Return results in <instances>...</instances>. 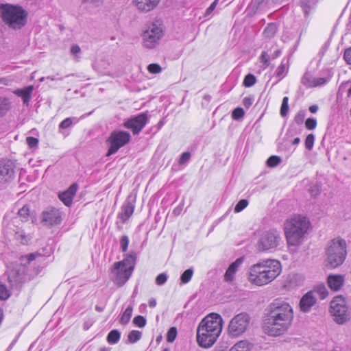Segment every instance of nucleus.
Here are the masks:
<instances>
[{
    "mask_svg": "<svg viewBox=\"0 0 351 351\" xmlns=\"http://www.w3.org/2000/svg\"><path fill=\"white\" fill-rule=\"evenodd\" d=\"M256 82V77L253 74L249 73L247 75H245L243 82V84L245 87H251L253 85H254Z\"/></svg>",
    "mask_w": 351,
    "mask_h": 351,
    "instance_id": "obj_37",
    "label": "nucleus"
},
{
    "mask_svg": "<svg viewBox=\"0 0 351 351\" xmlns=\"http://www.w3.org/2000/svg\"><path fill=\"white\" fill-rule=\"evenodd\" d=\"M346 256V242L344 239L336 238L330 242L326 250V261L332 268L341 265Z\"/></svg>",
    "mask_w": 351,
    "mask_h": 351,
    "instance_id": "obj_6",
    "label": "nucleus"
},
{
    "mask_svg": "<svg viewBox=\"0 0 351 351\" xmlns=\"http://www.w3.org/2000/svg\"><path fill=\"white\" fill-rule=\"evenodd\" d=\"M27 143L30 148H34L37 147L38 143V140L36 138L29 136L26 138Z\"/></svg>",
    "mask_w": 351,
    "mask_h": 351,
    "instance_id": "obj_54",
    "label": "nucleus"
},
{
    "mask_svg": "<svg viewBox=\"0 0 351 351\" xmlns=\"http://www.w3.org/2000/svg\"><path fill=\"white\" fill-rule=\"evenodd\" d=\"M133 307L132 306H128L125 311L123 312L121 317L120 319V322L121 324H126L129 322L132 315Z\"/></svg>",
    "mask_w": 351,
    "mask_h": 351,
    "instance_id": "obj_31",
    "label": "nucleus"
},
{
    "mask_svg": "<svg viewBox=\"0 0 351 351\" xmlns=\"http://www.w3.org/2000/svg\"><path fill=\"white\" fill-rule=\"evenodd\" d=\"M147 70L151 73L157 74L161 72L162 69L159 64L153 63L148 65Z\"/></svg>",
    "mask_w": 351,
    "mask_h": 351,
    "instance_id": "obj_49",
    "label": "nucleus"
},
{
    "mask_svg": "<svg viewBox=\"0 0 351 351\" xmlns=\"http://www.w3.org/2000/svg\"><path fill=\"white\" fill-rule=\"evenodd\" d=\"M317 298L315 291H310L304 294L300 301V308L304 313L309 312L311 307L316 304Z\"/></svg>",
    "mask_w": 351,
    "mask_h": 351,
    "instance_id": "obj_18",
    "label": "nucleus"
},
{
    "mask_svg": "<svg viewBox=\"0 0 351 351\" xmlns=\"http://www.w3.org/2000/svg\"><path fill=\"white\" fill-rule=\"evenodd\" d=\"M280 241V232L277 230L265 231L258 241L257 249L260 252L268 251L277 247Z\"/></svg>",
    "mask_w": 351,
    "mask_h": 351,
    "instance_id": "obj_11",
    "label": "nucleus"
},
{
    "mask_svg": "<svg viewBox=\"0 0 351 351\" xmlns=\"http://www.w3.org/2000/svg\"><path fill=\"white\" fill-rule=\"evenodd\" d=\"M142 337V332L138 330H133L128 334V340L130 343L137 342Z\"/></svg>",
    "mask_w": 351,
    "mask_h": 351,
    "instance_id": "obj_35",
    "label": "nucleus"
},
{
    "mask_svg": "<svg viewBox=\"0 0 351 351\" xmlns=\"http://www.w3.org/2000/svg\"><path fill=\"white\" fill-rule=\"evenodd\" d=\"M121 333L117 330H112L107 336V341L110 344H115L119 341Z\"/></svg>",
    "mask_w": 351,
    "mask_h": 351,
    "instance_id": "obj_30",
    "label": "nucleus"
},
{
    "mask_svg": "<svg viewBox=\"0 0 351 351\" xmlns=\"http://www.w3.org/2000/svg\"><path fill=\"white\" fill-rule=\"evenodd\" d=\"M77 188V184L76 183H73L66 191L59 194V199L64 204V205L70 206L72 204L73 199L76 194Z\"/></svg>",
    "mask_w": 351,
    "mask_h": 351,
    "instance_id": "obj_20",
    "label": "nucleus"
},
{
    "mask_svg": "<svg viewBox=\"0 0 351 351\" xmlns=\"http://www.w3.org/2000/svg\"><path fill=\"white\" fill-rule=\"evenodd\" d=\"M315 140V136L313 134H310L306 136V138L305 139V147L308 150L310 151L313 149Z\"/></svg>",
    "mask_w": 351,
    "mask_h": 351,
    "instance_id": "obj_39",
    "label": "nucleus"
},
{
    "mask_svg": "<svg viewBox=\"0 0 351 351\" xmlns=\"http://www.w3.org/2000/svg\"><path fill=\"white\" fill-rule=\"evenodd\" d=\"M277 31V27L275 23H269L267 25L263 31L264 36L268 38H273Z\"/></svg>",
    "mask_w": 351,
    "mask_h": 351,
    "instance_id": "obj_29",
    "label": "nucleus"
},
{
    "mask_svg": "<svg viewBox=\"0 0 351 351\" xmlns=\"http://www.w3.org/2000/svg\"><path fill=\"white\" fill-rule=\"evenodd\" d=\"M281 272V265L274 259L263 260L252 265L248 280L252 284L262 286L274 280Z\"/></svg>",
    "mask_w": 351,
    "mask_h": 351,
    "instance_id": "obj_3",
    "label": "nucleus"
},
{
    "mask_svg": "<svg viewBox=\"0 0 351 351\" xmlns=\"http://www.w3.org/2000/svg\"><path fill=\"white\" fill-rule=\"evenodd\" d=\"M300 142V138L299 137L295 138L292 141V145H298Z\"/></svg>",
    "mask_w": 351,
    "mask_h": 351,
    "instance_id": "obj_64",
    "label": "nucleus"
},
{
    "mask_svg": "<svg viewBox=\"0 0 351 351\" xmlns=\"http://www.w3.org/2000/svg\"><path fill=\"white\" fill-rule=\"evenodd\" d=\"M33 90L34 86L32 85H30L25 87L24 88L16 89L13 91V93L16 96L21 97L23 104L26 106H28L32 99Z\"/></svg>",
    "mask_w": 351,
    "mask_h": 351,
    "instance_id": "obj_23",
    "label": "nucleus"
},
{
    "mask_svg": "<svg viewBox=\"0 0 351 351\" xmlns=\"http://www.w3.org/2000/svg\"><path fill=\"white\" fill-rule=\"evenodd\" d=\"M135 208V205L133 202L127 200L121 207V210L118 213V218L121 220L123 223L127 222V221L132 215Z\"/></svg>",
    "mask_w": 351,
    "mask_h": 351,
    "instance_id": "obj_19",
    "label": "nucleus"
},
{
    "mask_svg": "<svg viewBox=\"0 0 351 351\" xmlns=\"http://www.w3.org/2000/svg\"><path fill=\"white\" fill-rule=\"evenodd\" d=\"M14 238L23 245L27 244L30 240V237L25 234L23 230L21 229H19L16 231Z\"/></svg>",
    "mask_w": 351,
    "mask_h": 351,
    "instance_id": "obj_27",
    "label": "nucleus"
},
{
    "mask_svg": "<svg viewBox=\"0 0 351 351\" xmlns=\"http://www.w3.org/2000/svg\"><path fill=\"white\" fill-rule=\"evenodd\" d=\"M309 192L312 196L316 197L320 191L317 186H313L309 189Z\"/></svg>",
    "mask_w": 351,
    "mask_h": 351,
    "instance_id": "obj_59",
    "label": "nucleus"
},
{
    "mask_svg": "<svg viewBox=\"0 0 351 351\" xmlns=\"http://www.w3.org/2000/svg\"><path fill=\"white\" fill-rule=\"evenodd\" d=\"M244 114L245 112L243 108H237L233 110L232 117L234 119L237 120L242 118L244 116Z\"/></svg>",
    "mask_w": 351,
    "mask_h": 351,
    "instance_id": "obj_50",
    "label": "nucleus"
},
{
    "mask_svg": "<svg viewBox=\"0 0 351 351\" xmlns=\"http://www.w3.org/2000/svg\"><path fill=\"white\" fill-rule=\"evenodd\" d=\"M129 238L126 235H123L120 239L121 249L123 252L127 251L129 245Z\"/></svg>",
    "mask_w": 351,
    "mask_h": 351,
    "instance_id": "obj_46",
    "label": "nucleus"
},
{
    "mask_svg": "<svg viewBox=\"0 0 351 351\" xmlns=\"http://www.w3.org/2000/svg\"><path fill=\"white\" fill-rule=\"evenodd\" d=\"M261 62L263 63L265 66H267L269 65V56L268 54L265 51H263L261 57H260Z\"/></svg>",
    "mask_w": 351,
    "mask_h": 351,
    "instance_id": "obj_55",
    "label": "nucleus"
},
{
    "mask_svg": "<svg viewBox=\"0 0 351 351\" xmlns=\"http://www.w3.org/2000/svg\"><path fill=\"white\" fill-rule=\"evenodd\" d=\"M248 205V202L246 199H241L234 207V212L239 213L242 211Z\"/></svg>",
    "mask_w": 351,
    "mask_h": 351,
    "instance_id": "obj_45",
    "label": "nucleus"
},
{
    "mask_svg": "<svg viewBox=\"0 0 351 351\" xmlns=\"http://www.w3.org/2000/svg\"><path fill=\"white\" fill-rule=\"evenodd\" d=\"M37 256H41L40 254L31 253L20 257L21 264L16 266L12 271L9 278L11 281L19 284L23 283L31 279L33 275L38 274L35 271L34 274H30L28 271V266L31 263L36 259Z\"/></svg>",
    "mask_w": 351,
    "mask_h": 351,
    "instance_id": "obj_7",
    "label": "nucleus"
},
{
    "mask_svg": "<svg viewBox=\"0 0 351 351\" xmlns=\"http://www.w3.org/2000/svg\"><path fill=\"white\" fill-rule=\"evenodd\" d=\"M81 51L80 47L77 45H73L71 48V53L73 55H77Z\"/></svg>",
    "mask_w": 351,
    "mask_h": 351,
    "instance_id": "obj_60",
    "label": "nucleus"
},
{
    "mask_svg": "<svg viewBox=\"0 0 351 351\" xmlns=\"http://www.w3.org/2000/svg\"><path fill=\"white\" fill-rule=\"evenodd\" d=\"M218 0H215L206 11V14H210L216 8Z\"/></svg>",
    "mask_w": 351,
    "mask_h": 351,
    "instance_id": "obj_58",
    "label": "nucleus"
},
{
    "mask_svg": "<svg viewBox=\"0 0 351 351\" xmlns=\"http://www.w3.org/2000/svg\"><path fill=\"white\" fill-rule=\"evenodd\" d=\"M62 219L61 212L54 208L48 209L42 214V222L47 226L58 225L61 223Z\"/></svg>",
    "mask_w": 351,
    "mask_h": 351,
    "instance_id": "obj_16",
    "label": "nucleus"
},
{
    "mask_svg": "<svg viewBox=\"0 0 351 351\" xmlns=\"http://www.w3.org/2000/svg\"><path fill=\"white\" fill-rule=\"evenodd\" d=\"M160 0H134V3L138 10L143 12H149L154 10Z\"/></svg>",
    "mask_w": 351,
    "mask_h": 351,
    "instance_id": "obj_21",
    "label": "nucleus"
},
{
    "mask_svg": "<svg viewBox=\"0 0 351 351\" xmlns=\"http://www.w3.org/2000/svg\"><path fill=\"white\" fill-rule=\"evenodd\" d=\"M243 262V258H239L230 265L224 274V280L226 282H231L234 280V275Z\"/></svg>",
    "mask_w": 351,
    "mask_h": 351,
    "instance_id": "obj_22",
    "label": "nucleus"
},
{
    "mask_svg": "<svg viewBox=\"0 0 351 351\" xmlns=\"http://www.w3.org/2000/svg\"><path fill=\"white\" fill-rule=\"evenodd\" d=\"M328 77H314L310 73L306 72L301 79V83L306 88L322 86L330 80Z\"/></svg>",
    "mask_w": 351,
    "mask_h": 351,
    "instance_id": "obj_17",
    "label": "nucleus"
},
{
    "mask_svg": "<svg viewBox=\"0 0 351 351\" xmlns=\"http://www.w3.org/2000/svg\"><path fill=\"white\" fill-rule=\"evenodd\" d=\"M330 313L338 324H343L351 319L348 307L341 297H337L331 302Z\"/></svg>",
    "mask_w": 351,
    "mask_h": 351,
    "instance_id": "obj_10",
    "label": "nucleus"
},
{
    "mask_svg": "<svg viewBox=\"0 0 351 351\" xmlns=\"http://www.w3.org/2000/svg\"><path fill=\"white\" fill-rule=\"evenodd\" d=\"M289 98L288 97H285L282 99V105L280 107V115L282 117H285L289 110V105H288Z\"/></svg>",
    "mask_w": 351,
    "mask_h": 351,
    "instance_id": "obj_38",
    "label": "nucleus"
},
{
    "mask_svg": "<svg viewBox=\"0 0 351 351\" xmlns=\"http://www.w3.org/2000/svg\"><path fill=\"white\" fill-rule=\"evenodd\" d=\"M310 226L308 219L302 215H294L287 219L284 224V231L288 245H301Z\"/></svg>",
    "mask_w": 351,
    "mask_h": 351,
    "instance_id": "obj_4",
    "label": "nucleus"
},
{
    "mask_svg": "<svg viewBox=\"0 0 351 351\" xmlns=\"http://www.w3.org/2000/svg\"><path fill=\"white\" fill-rule=\"evenodd\" d=\"M265 0H253L252 3L254 4V6L256 7V9H258L265 1Z\"/></svg>",
    "mask_w": 351,
    "mask_h": 351,
    "instance_id": "obj_61",
    "label": "nucleus"
},
{
    "mask_svg": "<svg viewBox=\"0 0 351 351\" xmlns=\"http://www.w3.org/2000/svg\"><path fill=\"white\" fill-rule=\"evenodd\" d=\"M343 58L348 64H351V48L345 50Z\"/></svg>",
    "mask_w": 351,
    "mask_h": 351,
    "instance_id": "obj_56",
    "label": "nucleus"
},
{
    "mask_svg": "<svg viewBox=\"0 0 351 351\" xmlns=\"http://www.w3.org/2000/svg\"><path fill=\"white\" fill-rule=\"evenodd\" d=\"M130 133L126 131H113L108 140L110 147L107 156L115 154L121 147L130 141Z\"/></svg>",
    "mask_w": 351,
    "mask_h": 351,
    "instance_id": "obj_12",
    "label": "nucleus"
},
{
    "mask_svg": "<svg viewBox=\"0 0 351 351\" xmlns=\"http://www.w3.org/2000/svg\"><path fill=\"white\" fill-rule=\"evenodd\" d=\"M293 319V311L291 305L283 300H275L267 308L263 330L269 336H280L287 331Z\"/></svg>",
    "mask_w": 351,
    "mask_h": 351,
    "instance_id": "obj_1",
    "label": "nucleus"
},
{
    "mask_svg": "<svg viewBox=\"0 0 351 351\" xmlns=\"http://www.w3.org/2000/svg\"><path fill=\"white\" fill-rule=\"evenodd\" d=\"M253 104V99L251 97H245L243 99V104L246 108H250Z\"/></svg>",
    "mask_w": 351,
    "mask_h": 351,
    "instance_id": "obj_57",
    "label": "nucleus"
},
{
    "mask_svg": "<svg viewBox=\"0 0 351 351\" xmlns=\"http://www.w3.org/2000/svg\"><path fill=\"white\" fill-rule=\"evenodd\" d=\"M29 215V208L28 206H23L18 211V216L21 218V221H25L28 219Z\"/></svg>",
    "mask_w": 351,
    "mask_h": 351,
    "instance_id": "obj_36",
    "label": "nucleus"
},
{
    "mask_svg": "<svg viewBox=\"0 0 351 351\" xmlns=\"http://www.w3.org/2000/svg\"><path fill=\"white\" fill-rule=\"evenodd\" d=\"M305 127L307 130H313L317 127V120L315 118H308L305 121Z\"/></svg>",
    "mask_w": 351,
    "mask_h": 351,
    "instance_id": "obj_44",
    "label": "nucleus"
},
{
    "mask_svg": "<svg viewBox=\"0 0 351 351\" xmlns=\"http://www.w3.org/2000/svg\"><path fill=\"white\" fill-rule=\"evenodd\" d=\"M300 7L304 12V16H307L310 11L313 9V3L311 0H302L300 1Z\"/></svg>",
    "mask_w": 351,
    "mask_h": 351,
    "instance_id": "obj_32",
    "label": "nucleus"
},
{
    "mask_svg": "<svg viewBox=\"0 0 351 351\" xmlns=\"http://www.w3.org/2000/svg\"><path fill=\"white\" fill-rule=\"evenodd\" d=\"M167 278L168 276L166 274H160L156 278V283L160 286L162 285L167 282Z\"/></svg>",
    "mask_w": 351,
    "mask_h": 351,
    "instance_id": "obj_51",
    "label": "nucleus"
},
{
    "mask_svg": "<svg viewBox=\"0 0 351 351\" xmlns=\"http://www.w3.org/2000/svg\"><path fill=\"white\" fill-rule=\"evenodd\" d=\"M0 14L5 24L13 29H21L27 21V12L19 5L1 4Z\"/></svg>",
    "mask_w": 351,
    "mask_h": 351,
    "instance_id": "obj_5",
    "label": "nucleus"
},
{
    "mask_svg": "<svg viewBox=\"0 0 351 351\" xmlns=\"http://www.w3.org/2000/svg\"><path fill=\"white\" fill-rule=\"evenodd\" d=\"M133 323L139 328H143L146 324V319L141 315L136 316L133 319Z\"/></svg>",
    "mask_w": 351,
    "mask_h": 351,
    "instance_id": "obj_43",
    "label": "nucleus"
},
{
    "mask_svg": "<svg viewBox=\"0 0 351 351\" xmlns=\"http://www.w3.org/2000/svg\"><path fill=\"white\" fill-rule=\"evenodd\" d=\"M194 270L193 267H191L185 270L180 276V281L182 284L188 283L192 278Z\"/></svg>",
    "mask_w": 351,
    "mask_h": 351,
    "instance_id": "obj_34",
    "label": "nucleus"
},
{
    "mask_svg": "<svg viewBox=\"0 0 351 351\" xmlns=\"http://www.w3.org/2000/svg\"><path fill=\"white\" fill-rule=\"evenodd\" d=\"M162 36V24L160 21H155L148 24L143 32L142 45L146 49H154L159 45Z\"/></svg>",
    "mask_w": 351,
    "mask_h": 351,
    "instance_id": "obj_8",
    "label": "nucleus"
},
{
    "mask_svg": "<svg viewBox=\"0 0 351 351\" xmlns=\"http://www.w3.org/2000/svg\"><path fill=\"white\" fill-rule=\"evenodd\" d=\"M306 113L304 110H300L295 116L294 121L298 125H300L304 122Z\"/></svg>",
    "mask_w": 351,
    "mask_h": 351,
    "instance_id": "obj_48",
    "label": "nucleus"
},
{
    "mask_svg": "<svg viewBox=\"0 0 351 351\" xmlns=\"http://www.w3.org/2000/svg\"><path fill=\"white\" fill-rule=\"evenodd\" d=\"M250 324V315L245 312H241L230 319L228 326V333L231 337H239L249 329Z\"/></svg>",
    "mask_w": 351,
    "mask_h": 351,
    "instance_id": "obj_9",
    "label": "nucleus"
},
{
    "mask_svg": "<svg viewBox=\"0 0 351 351\" xmlns=\"http://www.w3.org/2000/svg\"><path fill=\"white\" fill-rule=\"evenodd\" d=\"M222 322L217 313H210L200 322L197 329V341L200 347L208 348L215 343L221 332Z\"/></svg>",
    "mask_w": 351,
    "mask_h": 351,
    "instance_id": "obj_2",
    "label": "nucleus"
},
{
    "mask_svg": "<svg viewBox=\"0 0 351 351\" xmlns=\"http://www.w3.org/2000/svg\"><path fill=\"white\" fill-rule=\"evenodd\" d=\"M253 347V343L249 341L241 340L236 343L229 351H250Z\"/></svg>",
    "mask_w": 351,
    "mask_h": 351,
    "instance_id": "obj_25",
    "label": "nucleus"
},
{
    "mask_svg": "<svg viewBox=\"0 0 351 351\" xmlns=\"http://www.w3.org/2000/svg\"><path fill=\"white\" fill-rule=\"evenodd\" d=\"M281 162V158L277 156H270L267 160V164L269 167H274L279 165Z\"/></svg>",
    "mask_w": 351,
    "mask_h": 351,
    "instance_id": "obj_41",
    "label": "nucleus"
},
{
    "mask_svg": "<svg viewBox=\"0 0 351 351\" xmlns=\"http://www.w3.org/2000/svg\"><path fill=\"white\" fill-rule=\"evenodd\" d=\"M147 120V114L143 112L125 121L123 126L131 130L134 134H138L145 126Z\"/></svg>",
    "mask_w": 351,
    "mask_h": 351,
    "instance_id": "obj_14",
    "label": "nucleus"
},
{
    "mask_svg": "<svg viewBox=\"0 0 351 351\" xmlns=\"http://www.w3.org/2000/svg\"><path fill=\"white\" fill-rule=\"evenodd\" d=\"M14 178V165L10 160L0 162V184L11 182Z\"/></svg>",
    "mask_w": 351,
    "mask_h": 351,
    "instance_id": "obj_15",
    "label": "nucleus"
},
{
    "mask_svg": "<svg viewBox=\"0 0 351 351\" xmlns=\"http://www.w3.org/2000/svg\"><path fill=\"white\" fill-rule=\"evenodd\" d=\"M73 119L66 118L64 119L59 125L60 129H66L73 124Z\"/></svg>",
    "mask_w": 351,
    "mask_h": 351,
    "instance_id": "obj_52",
    "label": "nucleus"
},
{
    "mask_svg": "<svg viewBox=\"0 0 351 351\" xmlns=\"http://www.w3.org/2000/svg\"><path fill=\"white\" fill-rule=\"evenodd\" d=\"M136 260V254L134 253H130L127 255V256L121 261H119V263H121V264L123 265H126V267H129L130 268H134V263Z\"/></svg>",
    "mask_w": 351,
    "mask_h": 351,
    "instance_id": "obj_33",
    "label": "nucleus"
},
{
    "mask_svg": "<svg viewBox=\"0 0 351 351\" xmlns=\"http://www.w3.org/2000/svg\"><path fill=\"white\" fill-rule=\"evenodd\" d=\"M190 158H191L190 152H184L180 158L179 164L180 165H184V164L186 163L190 160Z\"/></svg>",
    "mask_w": 351,
    "mask_h": 351,
    "instance_id": "obj_53",
    "label": "nucleus"
},
{
    "mask_svg": "<svg viewBox=\"0 0 351 351\" xmlns=\"http://www.w3.org/2000/svg\"><path fill=\"white\" fill-rule=\"evenodd\" d=\"M343 276L341 275H330L328 277L329 287L334 291H338L343 284Z\"/></svg>",
    "mask_w": 351,
    "mask_h": 351,
    "instance_id": "obj_24",
    "label": "nucleus"
},
{
    "mask_svg": "<svg viewBox=\"0 0 351 351\" xmlns=\"http://www.w3.org/2000/svg\"><path fill=\"white\" fill-rule=\"evenodd\" d=\"M116 262L111 268V279L119 287L123 286L130 278L132 268Z\"/></svg>",
    "mask_w": 351,
    "mask_h": 351,
    "instance_id": "obj_13",
    "label": "nucleus"
},
{
    "mask_svg": "<svg viewBox=\"0 0 351 351\" xmlns=\"http://www.w3.org/2000/svg\"><path fill=\"white\" fill-rule=\"evenodd\" d=\"M11 102L7 97H0V117H3L10 109Z\"/></svg>",
    "mask_w": 351,
    "mask_h": 351,
    "instance_id": "obj_26",
    "label": "nucleus"
},
{
    "mask_svg": "<svg viewBox=\"0 0 351 351\" xmlns=\"http://www.w3.org/2000/svg\"><path fill=\"white\" fill-rule=\"evenodd\" d=\"M289 66L287 63L282 60L276 71V76L280 80L285 77L288 72Z\"/></svg>",
    "mask_w": 351,
    "mask_h": 351,
    "instance_id": "obj_28",
    "label": "nucleus"
},
{
    "mask_svg": "<svg viewBox=\"0 0 351 351\" xmlns=\"http://www.w3.org/2000/svg\"><path fill=\"white\" fill-rule=\"evenodd\" d=\"M314 291L315 295L316 293L319 294L322 299H324L328 295L327 289L324 285L318 286Z\"/></svg>",
    "mask_w": 351,
    "mask_h": 351,
    "instance_id": "obj_47",
    "label": "nucleus"
},
{
    "mask_svg": "<svg viewBox=\"0 0 351 351\" xmlns=\"http://www.w3.org/2000/svg\"><path fill=\"white\" fill-rule=\"evenodd\" d=\"M156 300L154 298L150 299L149 301V306L152 308H154L156 306Z\"/></svg>",
    "mask_w": 351,
    "mask_h": 351,
    "instance_id": "obj_63",
    "label": "nucleus"
},
{
    "mask_svg": "<svg viewBox=\"0 0 351 351\" xmlns=\"http://www.w3.org/2000/svg\"><path fill=\"white\" fill-rule=\"evenodd\" d=\"M177 336V329L176 327H171L167 332V340L169 342H173Z\"/></svg>",
    "mask_w": 351,
    "mask_h": 351,
    "instance_id": "obj_42",
    "label": "nucleus"
},
{
    "mask_svg": "<svg viewBox=\"0 0 351 351\" xmlns=\"http://www.w3.org/2000/svg\"><path fill=\"white\" fill-rule=\"evenodd\" d=\"M10 296V291L3 284H0V299L2 300H7Z\"/></svg>",
    "mask_w": 351,
    "mask_h": 351,
    "instance_id": "obj_40",
    "label": "nucleus"
},
{
    "mask_svg": "<svg viewBox=\"0 0 351 351\" xmlns=\"http://www.w3.org/2000/svg\"><path fill=\"white\" fill-rule=\"evenodd\" d=\"M318 110V106L317 105H312L309 107V111L311 112V113H315L317 112Z\"/></svg>",
    "mask_w": 351,
    "mask_h": 351,
    "instance_id": "obj_62",
    "label": "nucleus"
}]
</instances>
